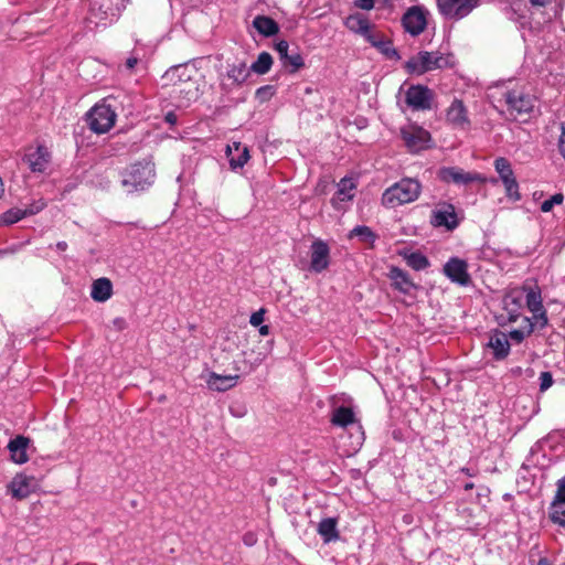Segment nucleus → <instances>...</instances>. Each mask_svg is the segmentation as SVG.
Returning a JSON list of instances; mask_svg holds the SVG:
<instances>
[{
	"label": "nucleus",
	"instance_id": "nucleus-17",
	"mask_svg": "<svg viewBox=\"0 0 565 565\" xmlns=\"http://www.w3.org/2000/svg\"><path fill=\"white\" fill-rule=\"evenodd\" d=\"M38 481L33 476L18 473L9 483L8 491L12 498L22 500L38 489Z\"/></svg>",
	"mask_w": 565,
	"mask_h": 565
},
{
	"label": "nucleus",
	"instance_id": "nucleus-23",
	"mask_svg": "<svg viewBox=\"0 0 565 565\" xmlns=\"http://www.w3.org/2000/svg\"><path fill=\"white\" fill-rule=\"evenodd\" d=\"M196 74L198 72L193 66L188 64H180L169 68L164 73L163 79L167 84H171L173 87L183 86V83L192 79Z\"/></svg>",
	"mask_w": 565,
	"mask_h": 565
},
{
	"label": "nucleus",
	"instance_id": "nucleus-56",
	"mask_svg": "<svg viewBox=\"0 0 565 565\" xmlns=\"http://www.w3.org/2000/svg\"><path fill=\"white\" fill-rule=\"evenodd\" d=\"M56 248H57L58 250H61V252H64V250H66V248H67V243H66V242H58V243L56 244Z\"/></svg>",
	"mask_w": 565,
	"mask_h": 565
},
{
	"label": "nucleus",
	"instance_id": "nucleus-2",
	"mask_svg": "<svg viewBox=\"0 0 565 565\" xmlns=\"http://www.w3.org/2000/svg\"><path fill=\"white\" fill-rule=\"evenodd\" d=\"M344 25L353 33L363 36L372 46L377 47L386 55L396 54L390 41L374 30L367 18L361 13H353L345 18Z\"/></svg>",
	"mask_w": 565,
	"mask_h": 565
},
{
	"label": "nucleus",
	"instance_id": "nucleus-19",
	"mask_svg": "<svg viewBox=\"0 0 565 565\" xmlns=\"http://www.w3.org/2000/svg\"><path fill=\"white\" fill-rule=\"evenodd\" d=\"M402 23L406 32L419 35L427 25L426 12L419 7H412L404 13Z\"/></svg>",
	"mask_w": 565,
	"mask_h": 565
},
{
	"label": "nucleus",
	"instance_id": "nucleus-50",
	"mask_svg": "<svg viewBox=\"0 0 565 565\" xmlns=\"http://www.w3.org/2000/svg\"><path fill=\"white\" fill-rule=\"evenodd\" d=\"M358 436L355 438V444H354V447H361L362 443H363V439H364V434L363 431L361 430V425H358Z\"/></svg>",
	"mask_w": 565,
	"mask_h": 565
},
{
	"label": "nucleus",
	"instance_id": "nucleus-51",
	"mask_svg": "<svg viewBox=\"0 0 565 565\" xmlns=\"http://www.w3.org/2000/svg\"><path fill=\"white\" fill-rule=\"evenodd\" d=\"M114 326L119 329V330H124L127 326L126 323V320L124 318H117L114 320Z\"/></svg>",
	"mask_w": 565,
	"mask_h": 565
},
{
	"label": "nucleus",
	"instance_id": "nucleus-57",
	"mask_svg": "<svg viewBox=\"0 0 565 565\" xmlns=\"http://www.w3.org/2000/svg\"><path fill=\"white\" fill-rule=\"evenodd\" d=\"M534 6H545L547 0H530Z\"/></svg>",
	"mask_w": 565,
	"mask_h": 565
},
{
	"label": "nucleus",
	"instance_id": "nucleus-13",
	"mask_svg": "<svg viewBox=\"0 0 565 565\" xmlns=\"http://www.w3.org/2000/svg\"><path fill=\"white\" fill-rule=\"evenodd\" d=\"M444 275L459 286H468L471 282L468 273V264L459 257L449 258L443 267Z\"/></svg>",
	"mask_w": 565,
	"mask_h": 565
},
{
	"label": "nucleus",
	"instance_id": "nucleus-25",
	"mask_svg": "<svg viewBox=\"0 0 565 565\" xmlns=\"http://www.w3.org/2000/svg\"><path fill=\"white\" fill-rule=\"evenodd\" d=\"M551 520L565 526V477L557 482V492L551 507Z\"/></svg>",
	"mask_w": 565,
	"mask_h": 565
},
{
	"label": "nucleus",
	"instance_id": "nucleus-26",
	"mask_svg": "<svg viewBox=\"0 0 565 565\" xmlns=\"http://www.w3.org/2000/svg\"><path fill=\"white\" fill-rule=\"evenodd\" d=\"M30 439L22 435L12 438L8 444L10 458L14 463L23 465L29 460L28 448Z\"/></svg>",
	"mask_w": 565,
	"mask_h": 565
},
{
	"label": "nucleus",
	"instance_id": "nucleus-11",
	"mask_svg": "<svg viewBox=\"0 0 565 565\" xmlns=\"http://www.w3.org/2000/svg\"><path fill=\"white\" fill-rule=\"evenodd\" d=\"M440 12L447 18L462 19L479 3V0H437Z\"/></svg>",
	"mask_w": 565,
	"mask_h": 565
},
{
	"label": "nucleus",
	"instance_id": "nucleus-45",
	"mask_svg": "<svg viewBox=\"0 0 565 565\" xmlns=\"http://www.w3.org/2000/svg\"><path fill=\"white\" fill-rule=\"evenodd\" d=\"M390 0H355L354 4L356 8L362 10H371L376 3H387Z\"/></svg>",
	"mask_w": 565,
	"mask_h": 565
},
{
	"label": "nucleus",
	"instance_id": "nucleus-58",
	"mask_svg": "<svg viewBox=\"0 0 565 565\" xmlns=\"http://www.w3.org/2000/svg\"><path fill=\"white\" fill-rule=\"evenodd\" d=\"M265 360V355L258 356L255 361V364L258 365Z\"/></svg>",
	"mask_w": 565,
	"mask_h": 565
},
{
	"label": "nucleus",
	"instance_id": "nucleus-59",
	"mask_svg": "<svg viewBox=\"0 0 565 565\" xmlns=\"http://www.w3.org/2000/svg\"><path fill=\"white\" fill-rule=\"evenodd\" d=\"M461 471H462L463 473H466L467 476H470V477H472V476H473V473H471V472H470V470H469L468 468H462V469H461Z\"/></svg>",
	"mask_w": 565,
	"mask_h": 565
},
{
	"label": "nucleus",
	"instance_id": "nucleus-36",
	"mask_svg": "<svg viewBox=\"0 0 565 565\" xmlns=\"http://www.w3.org/2000/svg\"><path fill=\"white\" fill-rule=\"evenodd\" d=\"M403 256L406 264L414 270H423L429 266L428 258L419 252L404 253Z\"/></svg>",
	"mask_w": 565,
	"mask_h": 565
},
{
	"label": "nucleus",
	"instance_id": "nucleus-28",
	"mask_svg": "<svg viewBox=\"0 0 565 565\" xmlns=\"http://www.w3.org/2000/svg\"><path fill=\"white\" fill-rule=\"evenodd\" d=\"M227 157L233 170L243 168L249 159V152L246 146L241 142H233L227 146Z\"/></svg>",
	"mask_w": 565,
	"mask_h": 565
},
{
	"label": "nucleus",
	"instance_id": "nucleus-49",
	"mask_svg": "<svg viewBox=\"0 0 565 565\" xmlns=\"http://www.w3.org/2000/svg\"><path fill=\"white\" fill-rule=\"evenodd\" d=\"M277 53L279 54V57L281 61L288 55L289 53V44L287 41H279L275 46Z\"/></svg>",
	"mask_w": 565,
	"mask_h": 565
},
{
	"label": "nucleus",
	"instance_id": "nucleus-54",
	"mask_svg": "<svg viewBox=\"0 0 565 565\" xmlns=\"http://www.w3.org/2000/svg\"><path fill=\"white\" fill-rule=\"evenodd\" d=\"M166 120L171 124V125H174L177 122V116L175 114L173 113H168L167 116H166Z\"/></svg>",
	"mask_w": 565,
	"mask_h": 565
},
{
	"label": "nucleus",
	"instance_id": "nucleus-40",
	"mask_svg": "<svg viewBox=\"0 0 565 565\" xmlns=\"http://www.w3.org/2000/svg\"><path fill=\"white\" fill-rule=\"evenodd\" d=\"M282 63L285 66H290V73H295L305 66L303 57L298 51L288 53Z\"/></svg>",
	"mask_w": 565,
	"mask_h": 565
},
{
	"label": "nucleus",
	"instance_id": "nucleus-4",
	"mask_svg": "<svg viewBox=\"0 0 565 565\" xmlns=\"http://www.w3.org/2000/svg\"><path fill=\"white\" fill-rule=\"evenodd\" d=\"M126 0H92L86 21L89 25L107 26L115 22L125 9Z\"/></svg>",
	"mask_w": 565,
	"mask_h": 565
},
{
	"label": "nucleus",
	"instance_id": "nucleus-20",
	"mask_svg": "<svg viewBox=\"0 0 565 565\" xmlns=\"http://www.w3.org/2000/svg\"><path fill=\"white\" fill-rule=\"evenodd\" d=\"M356 183L352 178L344 177L338 183V190L333 195L331 203L337 210H343L345 204L355 195Z\"/></svg>",
	"mask_w": 565,
	"mask_h": 565
},
{
	"label": "nucleus",
	"instance_id": "nucleus-12",
	"mask_svg": "<svg viewBox=\"0 0 565 565\" xmlns=\"http://www.w3.org/2000/svg\"><path fill=\"white\" fill-rule=\"evenodd\" d=\"M434 93L426 86L413 85L405 93V102L414 110L431 108Z\"/></svg>",
	"mask_w": 565,
	"mask_h": 565
},
{
	"label": "nucleus",
	"instance_id": "nucleus-7",
	"mask_svg": "<svg viewBox=\"0 0 565 565\" xmlns=\"http://www.w3.org/2000/svg\"><path fill=\"white\" fill-rule=\"evenodd\" d=\"M89 128L96 134H105L116 121L115 110L105 102L96 104L88 113Z\"/></svg>",
	"mask_w": 565,
	"mask_h": 565
},
{
	"label": "nucleus",
	"instance_id": "nucleus-18",
	"mask_svg": "<svg viewBox=\"0 0 565 565\" xmlns=\"http://www.w3.org/2000/svg\"><path fill=\"white\" fill-rule=\"evenodd\" d=\"M330 248L322 239H316L310 246V269L315 273H321L329 267Z\"/></svg>",
	"mask_w": 565,
	"mask_h": 565
},
{
	"label": "nucleus",
	"instance_id": "nucleus-61",
	"mask_svg": "<svg viewBox=\"0 0 565 565\" xmlns=\"http://www.w3.org/2000/svg\"><path fill=\"white\" fill-rule=\"evenodd\" d=\"M537 565H550V564H548L546 561L541 559V561L537 563Z\"/></svg>",
	"mask_w": 565,
	"mask_h": 565
},
{
	"label": "nucleus",
	"instance_id": "nucleus-8",
	"mask_svg": "<svg viewBox=\"0 0 565 565\" xmlns=\"http://www.w3.org/2000/svg\"><path fill=\"white\" fill-rule=\"evenodd\" d=\"M401 136L407 149L413 153H417L430 147V134L417 125L408 124L402 127Z\"/></svg>",
	"mask_w": 565,
	"mask_h": 565
},
{
	"label": "nucleus",
	"instance_id": "nucleus-52",
	"mask_svg": "<svg viewBox=\"0 0 565 565\" xmlns=\"http://www.w3.org/2000/svg\"><path fill=\"white\" fill-rule=\"evenodd\" d=\"M138 63V58L137 57H129L127 58L126 61V67L128 70H132Z\"/></svg>",
	"mask_w": 565,
	"mask_h": 565
},
{
	"label": "nucleus",
	"instance_id": "nucleus-5",
	"mask_svg": "<svg viewBox=\"0 0 565 565\" xmlns=\"http://www.w3.org/2000/svg\"><path fill=\"white\" fill-rule=\"evenodd\" d=\"M154 164L143 161L132 164L122 173L121 184L128 193L143 191L154 182Z\"/></svg>",
	"mask_w": 565,
	"mask_h": 565
},
{
	"label": "nucleus",
	"instance_id": "nucleus-37",
	"mask_svg": "<svg viewBox=\"0 0 565 565\" xmlns=\"http://www.w3.org/2000/svg\"><path fill=\"white\" fill-rule=\"evenodd\" d=\"M524 300L526 301V306L532 313H536V311H540L544 308L539 288H530L526 295H524Z\"/></svg>",
	"mask_w": 565,
	"mask_h": 565
},
{
	"label": "nucleus",
	"instance_id": "nucleus-29",
	"mask_svg": "<svg viewBox=\"0 0 565 565\" xmlns=\"http://www.w3.org/2000/svg\"><path fill=\"white\" fill-rule=\"evenodd\" d=\"M388 278L392 280L394 288L403 294H409L415 288V284L407 273L398 267H391Z\"/></svg>",
	"mask_w": 565,
	"mask_h": 565
},
{
	"label": "nucleus",
	"instance_id": "nucleus-1",
	"mask_svg": "<svg viewBox=\"0 0 565 565\" xmlns=\"http://www.w3.org/2000/svg\"><path fill=\"white\" fill-rule=\"evenodd\" d=\"M454 65L452 55L440 51H419L405 63L409 74L423 75L428 72L444 70Z\"/></svg>",
	"mask_w": 565,
	"mask_h": 565
},
{
	"label": "nucleus",
	"instance_id": "nucleus-60",
	"mask_svg": "<svg viewBox=\"0 0 565 565\" xmlns=\"http://www.w3.org/2000/svg\"><path fill=\"white\" fill-rule=\"evenodd\" d=\"M473 488V483L469 482L465 484V490H471Z\"/></svg>",
	"mask_w": 565,
	"mask_h": 565
},
{
	"label": "nucleus",
	"instance_id": "nucleus-14",
	"mask_svg": "<svg viewBox=\"0 0 565 565\" xmlns=\"http://www.w3.org/2000/svg\"><path fill=\"white\" fill-rule=\"evenodd\" d=\"M446 121L455 129L468 130L470 128L469 111L459 98H454L446 109Z\"/></svg>",
	"mask_w": 565,
	"mask_h": 565
},
{
	"label": "nucleus",
	"instance_id": "nucleus-6",
	"mask_svg": "<svg viewBox=\"0 0 565 565\" xmlns=\"http://www.w3.org/2000/svg\"><path fill=\"white\" fill-rule=\"evenodd\" d=\"M499 94L507 105L508 113L514 118L522 114H529L534 108L535 99L525 92L524 87L507 86L500 89Z\"/></svg>",
	"mask_w": 565,
	"mask_h": 565
},
{
	"label": "nucleus",
	"instance_id": "nucleus-10",
	"mask_svg": "<svg viewBox=\"0 0 565 565\" xmlns=\"http://www.w3.org/2000/svg\"><path fill=\"white\" fill-rule=\"evenodd\" d=\"M494 168L504 185L508 199L513 202L520 201L521 194L519 192V183L514 177L510 162L505 158H498L494 161Z\"/></svg>",
	"mask_w": 565,
	"mask_h": 565
},
{
	"label": "nucleus",
	"instance_id": "nucleus-47",
	"mask_svg": "<svg viewBox=\"0 0 565 565\" xmlns=\"http://www.w3.org/2000/svg\"><path fill=\"white\" fill-rule=\"evenodd\" d=\"M265 312H266L265 309L262 308V309L255 311L254 313H252V316L249 318V323L253 327L260 326L264 322Z\"/></svg>",
	"mask_w": 565,
	"mask_h": 565
},
{
	"label": "nucleus",
	"instance_id": "nucleus-35",
	"mask_svg": "<svg viewBox=\"0 0 565 565\" xmlns=\"http://www.w3.org/2000/svg\"><path fill=\"white\" fill-rule=\"evenodd\" d=\"M273 65V57L267 52H262L256 61L250 65L249 73L254 72L259 75H264L269 72Z\"/></svg>",
	"mask_w": 565,
	"mask_h": 565
},
{
	"label": "nucleus",
	"instance_id": "nucleus-46",
	"mask_svg": "<svg viewBox=\"0 0 565 565\" xmlns=\"http://www.w3.org/2000/svg\"><path fill=\"white\" fill-rule=\"evenodd\" d=\"M553 384V376L550 372H542L540 375V390L542 392L548 390Z\"/></svg>",
	"mask_w": 565,
	"mask_h": 565
},
{
	"label": "nucleus",
	"instance_id": "nucleus-24",
	"mask_svg": "<svg viewBox=\"0 0 565 565\" xmlns=\"http://www.w3.org/2000/svg\"><path fill=\"white\" fill-rule=\"evenodd\" d=\"M487 347L492 351L495 360L500 361L505 359L510 353V342L507 333L494 330L489 335Z\"/></svg>",
	"mask_w": 565,
	"mask_h": 565
},
{
	"label": "nucleus",
	"instance_id": "nucleus-55",
	"mask_svg": "<svg viewBox=\"0 0 565 565\" xmlns=\"http://www.w3.org/2000/svg\"><path fill=\"white\" fill-rule=\"evenodd\" d=\"M259 327V333L260 335H268L269 334V326L267 324H260Z\"/></svg>",
	"mask_w": 565,
	"mask_h": 565
},
{
	"label": "nucleus",
	"instance_id": "nucleus-9",
	"mask_svg": "<svg viewBox=\"0 0 565 565\" xmlns=\"http://www.w3.org/2000/svg\"><path fill=\"white\" fill-rule=\"evenodd\" d=\"M249 77V70L245 62L232 63L220 75V85L224 92H233L241 87Z\"/></svg>",
	"mask_w": 565,
	"mask_h": 565
},
{
	"label": "nucleus",
	"instance_id": "nucleus-31",
	"mask_svg": "<svg viewBox=\"0 0 565 565\" xmlns=\"http://www.w3.org/2000/svg\"><path fill=\"white\" fill-rule=\"evenodd\" d=\"M337 519L326 518L322 519L317 527V532L322 537L324 543H330L339 540V531L337 529Z\"/></svg>",
	"mask_w": 565,
	"mask_h": 565
},
{
	"label": "nucleus",
	"instance_id": "nucleus-15",
	"mask_svg": "<svg viewBox=\"0 0 565 565\" xmlns=\"http://www.w3.org/2000/svg\"><path fill=\"white\" fill-rule=\"evenodd\" d=\"M430 224L434 227H446L454 230L458 226V220L455 206L450 203H439L431 212Z\"/></svg>",
	"mask_w": 565,
	"mask_h": 565
},
{
	"label": "nucleus",
	"instance_id": "nucleus-27",
	"mask_svg": "<svg viewBox=\"0 0 565 565\" xmlns=\"http://www.w3.org/2000/svg\"><path fill=\"white\" fill-rule=\"evenodd\" d=\"M238 375H221L215 372H209L205 380L210 390L216 392H226L236 386Z\"/></svg>",
	"mask_w": 565,
	"mask_h": 565
},
{
	"label": "nucleus",
	"instance_id": "nucleus-34",
	"mask_svg": "<svg viewBox=\"0 0 565 565\" xmlns=\"http://www.w3.org/2000/svg\"><path fill=\"white\" fill-rule=\"evenodd\" d=\"M173 93L185 102L195 100L199 96V86L194 77L183 83V86L173 87Z\"/></svg>",
	"mask_w": 565,
	"mask_h": 565
},
{
	"label": "nucleus",
	"instance_id": "nucleus-39",
	"mask_svg": "<svg viewBox=\"0 0 565 565\" xmlns=\"http://www.w3.org/2000/svg\"><path fill=\"white\" fill-rule=\"evenodd\" d=\"M524 327L522 329L512 330L509 333V338L516 343H520L524 340V338L533 332V323L530 318H523Z\"/></svg>",
	"mask_w": 565,
	"mask_h": 565
},
{
	"label": "nucleus",
	"instance_id": "nucleus-21",
	"mask_svg": "<svg viewBox=\"0 0 565 565\" xmlns=\"http://www.w3.org/2000/svg\"><path fill=\"white\" fill-rule=\"evenodd\" d=\"M524 302V292L520 289H513L505 294L502 299L503 309L508 315V320L510 322H515L519 317H521V312L523 309Z\"/></svg>",
	"mask_w": 565,
	"mask_h": 565
},
{
	"label": "nucleus",
	"instance_id": "nucleus-30",
	"mask_svg": "<svg viewBox=\"0 0 565 565\" xmlns=\"http://www.w3.org/2000/svg\"><path fill=\"white\" fill-rule=\"evenodd\" d=\"M113 295V284L108 278H98L92 285L90 297L97 302L107 301Z\"/></svg>",
	"mask_w": 565,
	"mask_h": 565
},
{
	"label": "nucleus",
	"instance_id": "nucleus-44",
	"mask_svg": "<svg viewBox=\"0 0 565 565\" xmlns=\"http://www.w3.org/2000/svg\"><path fill=\"white\" fill-rule=\"evenodd\" d=\"M45 202L42 199L33 201L28 207L24 209L25 215L31 216L38 214L45 207Z\"/></svg>",
	"mask_w": 565,
	"mask_h": 565
},
{
	"label": "nucleus",
	"instance_id": "nucleus-16",
	"mask_svg": "<svg viewBox=\"0 0 565 565\" xmlns=\"http://www.w3.org/2000/svg\"><path fill=\"white\" fill-rule=\"evenodd\" d=\"M438 178L446 183L468 184L471 182L482 181L479 173L466 172L458 167H443L438 170Z\"/></svg>",
	"mask_w": 565,
	"mask_h": 565
},
{
	"label": "nucleus",
	"instance_id": "nucleus-22",
	"mask_svg": "<svg viewBox=\"0 0 565 565\" xmlns=\"http://www.w3.org/2000/svg\"><path fill=\"white\" fill-rule=\"evenodd\" d=\"M24 161L32 172L43 173L51 162V153L46 147L38 146L35 150H30L24 156Z\"/></svg>",
	"mask_w": 565,
	"mask_h": 565
},
{
	"label": "nucleus",
	"instance_id": "nucleus-43",
	"mask_svg": "<svg viewBox=\"0 0 565 565\" xmlns=\"http://www.w3.org/2000/svg\"><path fill=\"white\" fill-rule=\"evenodd\" d=\"M533 323V328L536 326L539 328H544L547 326V316L545 309H541L540 311H536V313H533V319H531Z\"/></svg>",
	"mask_w": 565,
	"mask_h": 565
},
{
	"label": "nucleus",
	"instance_id": "nucleus-42",
	"mask_svg": "<svg viewBox=\"0 0 565 565\" xmlns=\"http://www.w3.org/2000/svg\"><path fill=\"white\" fill-rule=\"evenodd\" d=\"M563 200L564 195L562 193H556L541 204V211L544 213H548L553 210L555 205L562 204Z\"/></svg>",
	"mask_w": 565,
	"mask_h": 565
},
{
	"label": "nucleus",
	"instance_id": "nucleus-53",
	"mask_svg": "<svg viewBox=\"0 0 565 565\" xmlns=\"http://www.w3.org/2000/svg\"><path fill=\"white\" fill-rule=\"evenodd\" d=\"M17 250H18L17 246H13V247H10V248H6V249H0V256H4V255H8V254H14Z\"/></svg>",
	"mask_w": 565,
	"mask_h": 565
},
{
	"label": "nucleus",
	"instance_id": "nucleus-3",
	"mask_svg": "<svg viewBox=\"0 0 565 565\" xmlns=\"http://www.w3.org/2000/svg\"><path fill=\"white\" fill-rule=\"evenodd\" d=\"M422 192V184L412 178H404L387 188L382 195V204L386 207H395L414 202Z\"/></svg>",
	"mask_w": 565,
	"mask_h": 565
},
{
	"label": "nucleus",
	"instance_id": "nucleus-33",
	"mask_svg": "<svg viewBox=\"0 0 565 565\" xmlns=\"http://www.w3.org/2000/svg\"><path fill=\"white\" fill-rule=\"evenodd\" d=\"M254 28L265 36L275 35L278 31V24L268 17L257 15L253 21Z\"/></svg>",
	"mask_w": 565,
	"mask_h": 565
},
{
	"label": "nucleus",
	"instance_id": "nucleus-38",
	"mask_svg": "<svg viewBox=\"0 0 565 565\" xmlns=\"http://www.w3.org/2000/svg\"><path fill=\"white\" fill-rule=\"evenodd\" d=\"M26 217L24 209L12 207L0 215V225H11Z\"/></svg>",
	"mask_w": 565,
	"mask_h": 565
},
{
	"label": "nucleus",
	"instance_id": "nucleus-62",
	"mask_svg": "<svg viewBox=\"0 0 565 565\" xmlns=\"http://www.w3.org/2000/svg\"><path fill=\"white\" fill-rule=\"evenodd\" d=\"M245 543H246V544H252V539H249V537H247V536H246V537H245Z\"/></svg>",
	"mask_w": 565,
	"mask_h": 565
},
{
	"label": "nucleus",
	"instance_id": "nucleus-41",
	"mask_svg": "<svg viewBox=\"0 0 565 565\" xmlns=\"http://www.w3.org/2000/svg\"><path fill=\"white\" fill-rule=\"evenodd\" d=\"M351 236L360 237L361 241L372 243L375 239V234L367 226H356L351 231Z\"/></svg>",
	"mask_w": 565,
	"mask_h": 565
},
{
	"label": "nucleus",
	"instance_id": "nucleus-32",
	"mask_svg": "<svg viewBox=\"0 0 565 565\" xmlns=\"http://www.w3.org/2000/svg\"><path fill=\"white\" fill-rule=\"evenodd\" d=\"M330 422L338 427H348L355 424V414L351 407L339 406L332 412Z\"/></svg>",
	"mask_w": 565,
	"mask_h": 565
},
{
	"label": "nucleus",
	"instance_id": "nucleus-48",
	"mask_svg": "<svg viewBox=\"0 0 565 565\" xmlns=\"http://www.w3.org/2000/svg\"><path fill=\"white\" fill-rule=\"evenodd\" d=\"M557 148H558L561 156L565 160V124L561 125V134H559L558 140H557Z\"/></svg>",
	"mask_w": 565,
	"mask_h": 565
}]
</instances>
